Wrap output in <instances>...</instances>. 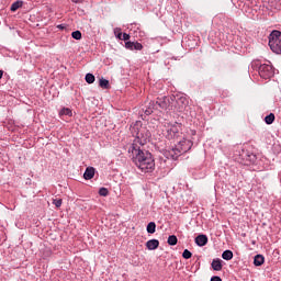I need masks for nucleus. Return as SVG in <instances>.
Here are the masks:
<instances>
[{
	"label": "nucleus",
	"instance_id": "29",
	"mask_svg": "<svg viewBox=\"0 0 281 281\" xmlns=\"http://www.w3.org/2000/svg\"><path fill=\"white\" fill-rule=\"evenodd\" d=\"M85 0H71L72 3H82Z\"/></svg>",
	"mask_w": 281,
	"mask_h": 281
},
{
	"label": "nucleus",
	"instance_id": "1",
	"mask_svg": "<svg viewBox=\"0 0 281 281\" xmlns=\"http://www.w3.org/2000/svg\"><path fill=\"white\" fill-rule=\"evenodd\" d=\"M130 131L135 139L130 146L128 153L132 154L135 166L142 172H153L155 170V158H153L150 151L143 149L147 142H150V131L142 124V121H136L135 124L131 125Z\"/></svg>",
	"mask_w": 281,
	"mask_h": 281
},
{
	"label": "nucleus",
	"instance_id": "31",
	"mask_svg": "<svg viewBox=\"0 0 281 281\" xmlns=\"http://www.w3.org/2000/svg\"><path fill=\"white\" fill-rule=\"evenodd\" d=\"M183 100H186V99H183V98H180V99H179L180 102H183Z\"/></svg>",
	"mask_w": 281,
	"mask_h": 281
},
{
	"label": "nucleus",
	"instance_id": "18",
	"mask_svg": "<svg viewBox=\"0 0 281 281\" xmlns=\"http://www.w3.org/2000/svg\"><path fill=\"white\" fill-rule=\"evenodd\" d=\"M86 82H88V85H93V82H95V76H93L91 72H88L86 75Z\"/></svg>",
	"mask_w": 281,
	"mask_h": 281
},
{
	"label": "nucleus",
	"instance_id": "4",
	"mask_svg": "<svg viewBox=\"0 0 281 281\" xmlns=\"http://www.w3.org/2000/svg\"><path fill=\"white\" fill-rule=\"evenodd\" d=\"M181 123H165L162 133L166 139H177L181 137Z\"/></svg>",
	"mask_w": 281,
	"mask_h": 281
},
{
	"label": "nucleus",
	"instance_id": "17",
	"mask_svg": "<svg viewBox=\"0 0 281 281\" xmlns=\"http://www.w3.org/2000/svg\"><path fill=\"white\" fill-rule=\"evenodd\" d=\"M59 115H68V117H71V115H74V113L71 112V109L69 108H64L59 111Z\"/></svg>",
	"mask_w": 281,
	"mask_h": 281
},
{
	"label": "nucleus",
	"instance_id": "14",
	"mask_svg": "<svg viewBox=\"0 0 281 281\" xmlns=\"http://www.w3.org/2000/svg\"><path fill=\"white\" fill-rule=\"evenodd\" d=\"M157 232V224L155 222H149L147 224V234H155Z\"/></svg>",
	"mask_w": 281,
	"mask_h": 281
},
{
	"label": "nucleus",
	"instance_id": "25",
	"mask_svg": "<svg viewBox=\"0 0 281 281\" xmlns=\"http://www.w3.org/2000/svg\"><path fill=\"white\" fill-rule=\"evenodd\" d=\"M122 36H123V37H122V41H130V40H131V35L127 34V33H123Z\"/></svg>",
	"mask_w": 281,
	"mask_h": 281
},
{
	"label": "nucleus",
	"instance_id": "30",
	"mask_svg": "<svg viewBox=\"0 0 281 281\" xmlns=\"http://www.w3.org/2000/svg\"><path fill=\"white\" fill-rule=\"evenodd\" d=\"M3 78V70H0V80Z\"/></svg>",
	"mask_w": 281,
	"mask_h": 281
},
{
	"label": "nucleus",
	"instance_id": "26",
	"mask_svg": "<svg viewBox=\"0 0 281 281\" xmlns=\"http://www.w3.org/2000/svg\"><path fill=\"white\" fill-rule=\"evenodd\" d=\"M211 281H223V279H221V277H218V276H213L211 278Z\"/></svg>",
	"mask_w": 281,
	"mask_h": 281
},
{
	"label": "nucleus",
	"instance_id": "5",
	"mask_svg": "<svg viewBox=\"0 0 281 281\" xmlns=\"http://www.w3.org/2000/svg\"><path fill=\"white\" fill-rule=\"evenodd\" d=\"M268 45L273 54H281V32L272 31L269 35Z\"/></svg>",
	"mask_w": 281,
	"mask_h": 281
},
{
	"label": "nucleus",
	"instance_id": "28",
	"mask_svg": "<svg viewBox=\"0 0 281 281\" xmlns=\"http://www.w3.org/2000/svg\"><path fill=\"white\" fill-rule=\"evenodd\" d=\"M57 30H65V24L57 25Z\"/></svg>",
	"mask_w": 281,
	"mask_h": 281
},
{
	"label": "nucleus",
	"instance_id": "16",
	"mask_svg": "<svg viewBox=\"0 0 281 281\" xmlns=\"http://www.w3.org/2000/svg\"><path fill=\"white\" fill-rule=\"evenodd\" d=\"M168 245H170L171 247H175V245H177V243H179V239L177 238L176 235H170L167 239Z\"/></svg>",
	"mask_w": 281,
	"mask_h": 281
},
{
	"label": "nucleus",
	"instance_id": "3",
	"mask_svg": "<svg viewBox=\"0 0 281 281\" xmlns=\"http://www.w3.org/2000/svg\"><path fill=\"white\" fill-rule=\"evenodd\" d=\"M172 98L170 97H158L156 101H150L148 109L145 110L146 115L153 114V111H168L170 109V104Z\"/></svg>",
	"mask_w": 281,
	"mask_h": 281
},
{
	"label": "nucleus",
	"instance_id": "11",
	"mask_svg": "<svg viewBox=\"0 0 281 281\" xmlns=\"http://www.w3.org/2000/svg\"><path fill=\"white\" fill-rule=\"evenodd\" d=\"M146 247L149 249V251H155V249L159 247V241L157 239H149L146 243Z\"/></svg>",
	"mask_w": 281,
	"mask_h": 281
},
{
	"label": "nucleus",
	"instance_id": "7",
	"mask_svg": "<svg viewBox=\"0 0 281 281\" xmlns=\"http://www.w3.org/2000/svg\"><path fill=\"white\" fill-rule=\"evenodd\" d=\"M125 48L131 52H142V49H144V45L139 42H125Z\"/></svg>",
	"mask_w": 281,
	"mask_h": 281
},
{
	"label": "nucleus",
	"instance_id": "15",
	"mask_svg": "<svg viewBox=\"0 0 281 281\" xmlns=\"http://www.w3.org/2000/svg\"><path fill=\"white\" fill-rule=\"evenodd\" d=\"M222 258L223 260H232V258H234V252L232 250H224Z\"/></svg>",
	"mask_w": 281,
	"mask_h": 281
},
{
	"label": "nucleus",
	"instance_id": "2",
	"mask_svg": "<svg viewBox=\"0 0 281 281\" xmlns=\"http://www.w3.org/2000/svg\"><path fill=\"white\" fill-rule=\"evenodd\" d=\"M192 146H194L192 140L183 138L173 148L165 150L164 156L166 159H172L173 161H177L181 155H186V153L191 150Z\"/></svg>",
	"mask_w": 281,
	"mask_h": 281
},
{
	"label": "nucleus",
	"instance_id": "20",
	"mask_svg": "<svg viewBox=\"0 0 281 281\" xmlns=\"http://www.w3.org/2000/svg\"><path fill=\"white\" fill-rule=\"evenodd\" d=\"M99 87H101V89H109V87H110L109 80L101 78L99 80Z\"/></svg>",
	"mask_w": 281,
	"mask_h": 281
},
{
	"label": "nucleus",
	"instance_id": "10",
	"mask_svg": "<svg viewBox=\"0 0 281 281\" xmlns=\"http://www.w3.org/2000/svg\"><path fill=\"white\" fill-rule=\"evenodd\" d=\"M195 244L198 247H205L207 245V235H198L195 237Z\"/></svg>",
	"mask_w": 281,
	"mask_h": 281
},
{
	"label": "nucleus",
	"instance_id": "24",
	"mask_svg": "<svg viewBox=\"0 0 281 281\" xmlns=\"http://www.w3.org/2000/svg\"><path fill=\"white\" fill-rule=\"evenodd\" d=\"M53 205L60 207L63 205V199H54Z\"/></svg>",
	"mask_w": 281,
	"mask_h": 281
},
{
	"label": "nucleus",
	"instance_id": "12",
	"mask_svg": "<svg viewBox=\"0 0 281 281\" xmlns=\"http://www.w3.org/2000/svg\"><path fill=\"white\" fill-rule=\"evenodd\" d=\"M255 267H262L265 265V256L262 255H256L254 259Z\"/></svg>",
	"mask_w": 281,
	"mask_h": 281
},
{
	"label": "nucleus",
	"instance_id": "23",
	"mask_svg": "<svg viewBox=\"0 0 281 281\" xmlns=\"http://www.w3.org/2000/svg\"><path fill=\"white\" fill-rule=\"evenodd\" d=\"M99 195L100 196H109V189L102 187L99 189Z\"/></svg>",
	"mask_w": 281,
	"mask_h": 281
},
{
	"label": "nucleus",
	"instance_id": "9",
	"mask_svg": "<svg viewBox=\"0 0 281 281\" xmlns=\"http://www.w3.org/2000/svg\"><path fill=\"white\" fill-rule=\"evenodd\" d=\"M93 177H95V168L93 167H88L83 173V179H86L87 181L93 179Z\"/></svg>",
	"mask_w": 281,
	"mask_h": 281
},
{
	"label": "nucleus",
	"instance_id": "8",
	"mask_svg": "<svg viewBox=\"0 0 281 281\" xmlns=\"http://www.w3.org/2000/svg\"><path fill=\"white\" fill-rule=\"evenodd\" d=\"M213 271H223V260L221 258H215L211 262Z\"/></svg>",
	"mask_w": 281,
	"mask_h": 281
},
{
	"label": "nucleus",
	"instance_id": "21",
	"mask_svg": "<svg viewBox=\"0 0 281 281\" xmlns=\"http://www.w3.org/2000/svg\"><path fill=\"white\" fill-rule=\"evenodd\" d=\"M71 37L75 38V41H80L82 38V33L80 31H74Z\"/></svg>",
	"mask_w": 281,
	"mask_h": 281
},
{
	"label": "nucleus",
	"instance_id": "13",
	"mask_svg": "<svg viewBox=\"0 0 281 281\" xmlns=\"http://www.w3.org/2000/svg\"><path fill=\"white\" fill-rule=\"evenodd\" d=\"M19 8H23V1L21 0H16L15 2H13L10 7L11 12H16V10H19Z\"/></svg>",
	"mask_w": 281,
	"mask_h": 281
},
{
	"label": "nucleus",
	"instance_id": "6",
	"mask_svg": "<svg viewBox=\"0 0 281 281\" xmlns=\"http://www.w3.org/2000/svg\"><path fill=\"white\" fill-rule=\"evenodd\" d=\"M276 75V70L273 69V66L269 64H262L259 66V76L260 78H263V80H269L270 78H273Z\"/></svg>",
	"mask_w": 281,
	"mask_h": 281
},
{
	"label": "nucleus",
	"instance_id": "22",
	"mask_svg": "<svg viewBox=\"0 0 281 281\" xmlns=\"http://www.w3.org/2000/svg\"><path fill=\"white\" fill-rule=\"evenodd\" d=\"M182 258H184V260H190V258H192V252L188 249H184L182 252Z\"/></svg>",
	"mask_w": 281,
	"mask_h": 281
},
{
	"label": "nucleus",
	"instance_id": "19",
	"mask_svg": "<svg viewBox=\"0 0 281 281\" xmlns=\"http://www.w3.org/2000/svg\"><path fill=\"white\" fill-rule=\"evenodd\" d=\"M265 122L266 124H272L273 122H276V114L270 113L265 117Z\"/></svg>",
	"mask_w": 281,
	"mask_h": 281
},
{
	"label": "nucleus",
	"instance_id": "27",
	"mask_svg": "<svg viewBox=\"0 0 281 281\" xmlns=\"http://www.w3.org/2000/svg\"><path fill=\"white\" fill-rule=\"evenodd\" d=\"M122 37H123V33H122V32L117 33L116 38H119L120 41H122Z\"/></svg>",
	"mask_w": 281,
	"mask_h": 281
}]
</instances>
